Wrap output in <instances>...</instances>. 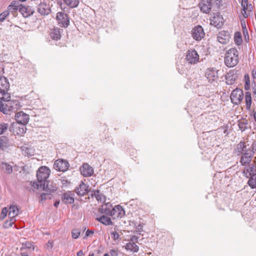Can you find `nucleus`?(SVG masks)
Masks as SVG:
<instances>
[{"label":"nucleus","mask_w":256,"mask_h":256,"mask_svg":"<svg viewBox=\"0 0 256 256\" xmlns=\"http://www.w3.org/2000/svg\"><path fill=\"white\" fill-rule=\"evenodd\" d=\"M92 198L95 197L98 202H104L105 197L103 194L100 193L99 190L94 191L91 194Z\"/></svg>","instance_id":"32"},{"label":"nucleus","mask_w":256,"mask_h":256,"mask_svg":"<svg viewBox=\"0 0 256 256\" xmlns=\"http://www.w3.org/2000/svg\"><path fill=\"white\" fill-rule=\"evenodd\" d=\"M252 113H253V116H254V120L256 122V112L254 111L252 112Z\"/></svg>","instance_id":"64"},{"label":"nucleus","mask_w":256,"mask_h":256,"mask_svg":"<svg viewBox=\"0 0 256 256\" xmlns=\"http://www.w3.org/2000/svg\"><path fill=\"white\" fill-rule=\"evenodd\" d=\"M241 5L242 7H244V6H248V0H242Z\"/></svg>","instance_id":"57"},{"label":"nucleus","mask_w":256,"mask_h":256,"mask_svg":"<svg viewBox=\"0 0 256 256\" xmlns=\"http://www.w3.org/2000/svg\"><path fill=\"white\" fill-rule=\"evenodd\" d=\"M19 11L24 18H28L32 15L34 12V11L32 10L29 7L22 5L19 8Z\"/></svg>","instance_id":"25"},{"label":"nucleus","mask_w":256,"mask_h":256,"mask_svg":"<svg viewBox=\"0 0 256 256\" xmlns=\"http://www.w3.org/2000/svg\"><path fill=\"white\" fill-rule=\"evenodd\" d=\"M47 198H51V194L48 192L42 193L40 195V202L42 203L43 201L45 200Z\"/></svg>","instance_id":"41"},{"label":"nucleus","mask_w":256,"mask_h":256,"mask_svg":"<svg viewBox=\"0 0 256 256\" xmlns=\"http://www.w3.org/2000/svg\"><path fill=\"white\" fill-rule=\"evenodd\" d=\"M50 36L52 39L58 40L60 39L61 36L60 34V28H54L50 34Z\"/></svg>","instance_id":"33"},{"label":"nucleus","mask_w":256,"mask_h":256,"mask_svg":"<svg viewBox=\"0 0 256 256\" xmlns=\"http://www.w3.org/2000/svg\"><path fill=\"white\" fill-rule=\"evenodd\" d=\"M9 220L6 222L4 224V227L5 228H8L12 226L14 222H16L15 219L10 218Z\"/></svg>","instance_id":"40"},{"label":"nucleus","mask_w":256,"mask_h":256,"mask_svg":"<svg viewBox=\"0 0 256 256\" xmlns=\"http://www.w3.org/2000/svg\"><path fill=\"white\" fill-rule=\"evenodd\" d=\"M80 234V230L78 228H74L72 231V236L74 239L78 238Z\"/></svg>","instance_id":"42"},{"label":"nucleus","mask_w":256,"mask_h":256,"mask_svg":"<svg viewBox=\"0 0 256 256\" xmlns=\"http://www.w3.org/2000/svg\"><path fill=\"white\" fill-rule=\"evenodd\" d=\"M64 2L69 7L74 8L78 6L79 0H64Z\"/></svg>","instance_id":"35"},{"label":"nucleus","mask_w":256,"mask_h":256,"mask_svg":"<svg viewBox=\"0 0 256 256\" xmlns=\"http://www.w3.org/2000/svg\"><path fill=\"white\" fill-rule=\"evenodd\" d=\"M32 247V244L30 242H26L25 243H23L22 244V246L20 248V250H23L26 248L30 249Z\"/></svg>","instance_id":"50"},{"label":"nucleus","mask_w":256,"mask_h":256,"mask_svg":"<svg viewBox=\"0 0 256 256\" xmlns=\"http://www.w3.org/2000/svg\"><path fill=\"white\" fill-rule=\"evenodd\" d=\"M238 62L239 58L238 50L234 48L228 50L226 52L224 58L226 66L229 68H232L236 66Z\"/></svg>","instance_id":"1"},{"label":"nucleus","mask_w":256,"mask_h":256,"mask_svg":"<svg viewBox=\"0 0 256 256\" xmlns=\"http://www.w3.org/2000/svg\"><path fill=\"white\" fill-rule=\"evenodd\" d=\"M22 256H28V254L26 252H22L20 254Z\"/></svg>","instance_id":"63"},{"label":"nucleus","mask_w":256,"mask_h":256,"mask_svg":"<svg viewBox=\"0 0 256 256\" xmlns=\"http://www.w3.org/2000/svg\"><path fill=\"white\" fill-rule=\"evenodd\" d=\"M127 250H130L133 252H137L139 250V247L134 242H129L124 246Z\"/></svg>","instance_id":"29"},{"label":"nucleus","mask_w":256,"mask_h":256,"mask_svg":"<svg viewBox=\"0 0 256 256\" xmlns=\"http://www.w3.org/2000/svg\"><path fill=\"white\" fill-rule=\"evenodd\" d=\"M243 175L244 176H245L246 177V178H250V176H248V173L246 172V169L245 168L244 170H243V172H242Z\"/></svg>","instance_id":"58"},{"label":"nucleus","mask_w":256,"mask_h":256,"mask_svg":"<svg viewBox=\"0 0 256 256\" xmlns=\"http://www.w3.org/2000/svg\"><path fill=\"white\" fill-rule=\"evenodd\" d=\"M223 21L224 18L222 16H221L220 14L218 13L211 20L210 23L212 25H214V26L218 28H220L223 25Z\"/></svg>","instance_id":"20"},{"label":"nucleus","mask_w":256,"mask_h":256,"mask_svg":"<svg viewBox=\"0 0 256 256\" xmlns=\"http://www.w3.org/2000/svg\"><path fill=\"white\" fill-rule=\"evenodd\" d=\"M242 26L243 34H244V36L245 38L246 39V36H247L248 39V40L249 37H248V32L246 24V23L244 22H242Z\"/></svg>","instance_id":"43"},{"label":"nucleus","mask_w":256,"mask_h":256,"mask_svg":"<svg viewBox=\"0 0 256 256\" xmlns=\"http://www.w3.org/2000/svg\"><path fill=\"white\" fill-rule=\"evenodd\" d=\"M230 98L233 104L235 105L240 104L244 98L243 91L238 88L234 90L232 92Z\"/></svg>","instance_id":"4"},{"label":"nucleus","mask_w":256,"mask_h":256,"mask_svg":"<svg viewBox=\"0 0 256 256\" xmlns=\"http://www.w3.org/2000/svg\"><path fill=\"white\" fill-rule=\"evenodd\" d=\"M245 100L246 103V108L247 110H250L252 104L251 94L247 92L245 94Z\"/></svg>","instance_id":"34"},{"label":"nucleus","mask_w":256,"mask_h":256,"mask_svg":"<svg viewBox=\"0 0 256 256\" xmlns=\"http://www.w3.org/2000/svg\"><path fill=\"white\" fill-rule=\"evenodd\" d=\"M204 35L205 33L204 29L200 25L194 26L192 30V36L196 41L200 40L204 37Z\"/></svg>","instance_id":"6"},{"label":"nucleus","mask_w":256,"mask_h":256,"mask_svg":"<svg viewBox=\"0 0 256 256\" xmlns=\"http://www.w3.org/2000/svg\"><path fill=\"white\" fill-rule=\"evenodd\" d=\"M6 106L8 108V112H16L20 108V102L17 100L8 101L6 103Z\"/></svg>","instance_id":"17"},{"label":"nucleus","mask_w":256,"mask_h":256,"mask_svg":"<svg viewBox=\"0 0 256 256\" xmlns=\"http://www.w3.org/2000/svg\"><path fill=\"white\" fill-rule=\"evenodd\" d=\"M10 95L8 92V91L6 92H0V99L3 101L8 102L10 100Z\"/></svg>","instance_id":"37"},{"label":"nucleus","mask_w":256,"mask_h":256,"mask_svg":"<svg viewBox=\"0 0 256 256\" xmlns=\"http://www.w3.org/2000/svg\"><path fill=\"white\" fill-rule=\"evenodd\" d=\"M56 20L61 26L63 27H68L70 24V21L68 15L63 12H60L56 14Z\"/></svg>","instance_id":"10"},{"label":"nucleus","mask_w":256,"mask_h":256,"mask_svg":"<svg viewBox=\"0 0 256 256\" xmlns=\"http://www.w3.org/2000/svg\"><path fill=\"white\" fill-rule=\"evenodd\" d=\"M112 208V204L111 203L106 202L101 206L98 208V212L102 214L110 216Z\"/></svg>","instance_id":"18"},{"label":"nucleus","mask_w":256,"mask_h":256,"mask_svg":"<svg viewBox=\"0 0 256 256\" xmlns=\"http://www.w3.org/2000/svg\"><path fill=\"white\" fill-rule=\"evenodd\" d=\"M69 164L68 162L64 160H58L54 164V168L60 172H66L68 168Z\"/></svg>","instance_id":"9"},{"label":"nucleus","mask_w":256,"mask_h":256,"mask_svg":"<svg viewBox=\"0 0 256 256\" xmlns=\"http://www.w3.org/2000/svg\"><path fill=\"white\" fill-rule=\"evenodd\" d=\"M30 116L23 112H19L15 114V120L16 123L26 126L28 122Z\"/></svg>","instance_id":"11"},{"label":"nucleus","mask_w":256,"mask_h":256,"mask_svg":"<svg viewBox=\"0 0 256 256\" xmlns=\"http://www.w3.org/2000/svg\"><path fill=\"white\" fill-rule=\"evenodd\" d=\"M9 128L8 124L6 123H2L0 124V134L4 133Z\"/></svg>","instance_id":"44"},{"label":"nucleus","mask_w":256,"mask_h":256,"mask_svg":"<svg viewBox=\"0 0 256 256\" xmlns=\"http://www.w3.org/2000/svg\"><path fill=\"white\" fill-rule=\"evenodd\" d=\"M81 174L84 177L91 176L94 173L93 168L88 164H84L80 168Z\"/></svg>","instance_id":"16"},{"label":"nucleus","mask_w":256,"mask_h":256,"mask_svg":"<svg viewBox=\"0 0 256 256\" xmlns=\"http://www.w3.org/2000/svg\"><path fill=\"white\" fill-rule=\"evenodd\" d=\"M94 234V231H92L90 230H88L86 233V236L88 237V236H90L91 234Z\"/></svg>","instance_id":"56"},{"label":"nucleus","mask_w":256,"mask_h":256,"mask_svg":"<svg viewBox=\"0 0 256 256\" xmlns=\"http://www.w3.org/2000/svg\"><path fill=\"white\" fill-rule=\"evenodd\" d=\"M21 6H22V4H20L16 0H13L12 2L8 6V9L10 10L11 8L12 7H17L19 8Z\"/></svg>","instance_id":"45"},{"label":"nucleus","mask_w":256,"mask_h":256,"mask_svg":"<svg viewBox=\"0 0 256 256\" xmlns=\"http://www.w3.org/2000/svg\"><path fill=\"white\" fill-rule=\"evenodd\" d=\"M8 129L14 135H22L26 132V130L25 126L16 122L11 124Z\"/></svg>","instance_id":"5"},{"label":"nucleus","mask_w":256,"mask_h":256,"mask_svg":"<svg viewBox=\"0 0 256 256\" xmlns=\"http://www.w3.org/2000/svg\"><path fill=\"white\" fill-rule=\"evenodd\" d=\"M246 172L248 173V176H252L253 175L256 174V166L253 164H249L248 168H246Z\"/></svg>","instance_id":"36"},{"label":"nucleus","mask_w":256,"mask_h":256,"mask_svg":"<svg viewBox=\"0 0 256 256\" xmlns=\"http://www.w3.org/2000/svg\"><path fill=\"white\" fill-rule=\"evenodd\" d=\"M30 184L36 188L41 189L49 193L54 192L57 190L56 185L50 180H46V182L42 184H38V182H31Z\"/></svg>","instance_id":"2"},{"label":"nucleus","mask_w":256,"mask_h":256,"mask_svg":"<svg viewBox=\"0 0 256 256\" xmlns=\"http://www.w3.org/2000/svg\"><path fill=\"white\" fill-rule=\"evenodd\" d=\"M59 204H60V201L59 200H56L54 203V206L55 207L57 208Z\"/></svg>","instance_id":"62"},{"label":"nucleus","mask_w":256,"mask_h":256,"mask_svg":"<svg viewBox=\"0 0 256 256\" xmlns=\"http://www.w3.org/2000/svg\"><path fill=\"white\" fill-rule=\"evenodd\" d=\"M37 11L42 16H48L51 12L50 6L45 2H41L37 6Z\"/></svg>","instance_id":"8"},{"label":"nucleus","mask_w":256,"mask_h":256,"mask_svg":"<svg viewBox=\"0 0 256 256\" xmlns=\"http://www.w3.org/2000/svg\"><path fill=\"white\" fill-rule=\"evenodd\" d=\"M8 212V210L6 208H3L2 212L1 218H4L6 216Z\"/></svg>","instance_id":"52"},{"label":"nucleus","mask_w":256,"mask_h":256,"mask_svg":"<svg viewBox=\"0 0 256 256\" xmlns=\"http://www.w3.org/2000/svg\"><path fill=\"white\" fill-rule=\"evenodd\" d=\"M234 71L231 70L227 72L225 78L226 80V84L228 85H232L234 84L236 81V78L234 77Z\"/></svg>","instance_id":"26"},{"label":"nucleus","mask_w":256,"mask_h":256,"mask_svg":"<svg viewBox=\"0 0 256 256\" xmlns=\"http://www.w3.org/2000/svg\"><path fill=\"white\" fill-rule=\"evenodd\" d=\"M98 222L102 224L104 226L112 225L113 222L111 218L107 215L102 214L100 216H96L95 218Z\"/></svg>","instance_id":"22"},{"label":"nucleus","mask_w":256,"mask_h":256,"mask_svg":"<svg viewBox=\"0 0 256 256\" xmlns=\"http://www.w3.org/2000/svg\"><path fill=\"white\" fill-rule=\"evenodd\" d=\"M74 194L73 192L68 191L62 195V201L65 204H72L74 202Z\"/></svg>","instance_id":"14"},{"label":"nucleus","mask_w":256,"mask_h":256,"mask_svg":"<svg viewBox=\"0 0 256 256\" xmlns=\"http://www.w3.org/2000/svg\"><path fill=\"white\" fill-rule=\"evenodd\" d=\"M217 39L220 43L226 44L229 40V34L224 31L220 32L217 36Z\"/></svg>","instance_id":"24"},{"label":"nucleus","mask_w":256,"mask_h":256,"mask_svg":"<svg viewBox=\"0 0 256 256\" xmlns=\"http://www.w3.org/2000/svg\"><path fill=\"white\" fill-rule=\"evenodd\" d=\"M199 4L200 10L203 12L208 14L210 12L212 8L210 0H202Z\"/></svg>","instance_id":"19"},{"label":"nucleus","mask_w":256,"mask_h":256,"mask_svg":"<svg viewBox=\"0 0 256 256\" xmlns=\"http://www.w3.org/2000/svg\"><path fill=\"white\" fill-rule=\"evenodd\" d=\"M241 156L240 163L242 166H244L250 164L253 157V154L246 150Z\"/></svg>","instance_id":"13"},{"label":"nucleus","mask_w":256,"mask_h":256,"mask_svg":"<svg viewBox=\"0 0 256 256\" xmlns=\"http://www.w3.org/2000/svg\"><path fill=\"white\" fill-rule=\"evenodd\" d=\"M186 58L188 63L195 64L198 62L199 56L194 49H191L186 52Z\"/></svg>","instance_id":"7"},{"label":"nucleus","mask_w":256,"mask_h":256,"mask_svg":"<svg viewBox=\"0 0 256 256\" xmlns=\"http://www.w3.org/2000/svg\"><path fill=\"white\" fill-rule=\"evenodd\" d=\"M50 170L46 166H40L37 171V182L38 184H42L46 182L50 174Z\"/></svg>","instance_id":"3"},{"label":"nucleus","mask_w":256,"mask_h":256,"mask_svg":"<svg viewBox=\"0 0 256 256\" xmlns=\"http://www.w3.org/2000/svg\"><path fill=\"white\" fill-rule=\"evenodd\" d=\"M246 10H242V16H244V18H246L248 16V14L246 13Z\"/></svg>","instance_id":"59"},{"label":"nucleus","mask_w":256,"mask_h":256,"mask_svg":"<svg viewBox=\"0 0 256 256\" xmlns=\"http://www.w3.org/2000/svg\"><path fill=\"white\" fill-rule=\"evenodd\" d=\"M138 236H132L130 238V241L132 242H138Z\"/></svg>","instance_id":"54"},{"label":"nucleus","mask_w":256,"mask_h":256,"mask_svg":"<svg viewBox=\"0 0 256 256\" xmlns=\"http://www.w3.org/2000/svg\"><path fill=\"white\" fill-rule=\"evenodd\" d=\"M9 15V11L6 10L3 12L2 13L0 14V22H3L6 18L7 16Z\"/></svg>","instance_id":"47"},{"label":"nucleus","mask_w":256,"mask_h":256,"mask_svg":"<svg viewBox=\"0 0 256 256\" xmlns=\"http://www.w3.org/2000/svg\"><path fill=\"white\" fill-rule=\"evenodd\" d=\"M110 234H111L112 238L114 240H118L120 238V235H119L118 233L116 231L112 232H110Z\"/></svg>","instance_id":"51"},{"label":"nucleus","mask_w":256,"mask_h":256,"mask_svg":"<svg viewBox=\"0 0 256 256\" xmlns=\"http://www.w3.org/2000/svg\"><path fill=\"white\" fill-rule=\"evenodd\" d=\"M250 80H246V84L244 86L245 89L246 90H248L250 88Z\"/></svg>","instance_id":"55"},{"label":"nucleus","mask_w":256,"mask_h":256,"mask_svg":"<svg viewBox=\"0 0 256 256\" xmlns=\"http://www.w3.org/2000/svg\"><path fill=\"white\" fill-rule=\"evenodd\" d=\"M19 10V8L17 7H12L10 10L8 9L7 10L9 11V14L11 12L13 16H16L17 15V11Z\"/></svg>","instance_id":"49"},{"label":"nucleus","mask_w":256,"mask_h":256,"mask_svg":"<svg viewBox=\"0 0 256 256\" xmlns=\"http://www.w3.org/2000/svg\"><path fill=\"white\" fill-rule=\"evenodd\" d=\"M125 214V211L123 208L117 205L111 208V213L110 216H112L114 219L116 218H122Z\"/></svg>","instance_id":"12"},{"label":"nucleus","mask_w":256,"mask_h":256,"mask_svg":"<svg viewBox=\"0 0 256 256\" xmlns=\"http://www.w3.org/2000/svg\"><path fill=\"white\" fill-rule=\"evenodd\" d=\"M245 143L242 141L240 142L236 146V152L238 156H240L246 150Z\"/></svg>","instance_id":"31"},{"label":"nucleus","mask_w":256,"mask_h":256,"mask_svg":"<svg viewBox=\"0 0 256 256\" xmlns=\"http://www.w3.org/2000/svg\"><path fill=\"white\" fill-rule=\"evenodd\" d=\"M247 123L245 122H240L238 123V126L240 129L242 131H244L246 130L247 129V126H246Z\"/></svg>","instance_id":"48"},{"label":"nucleus","mask_w":256,"mask_h":256,"mask_svg":"<svg viewBox=\"0 0 256 256\" xmlns=\"http://www.w3.org/2000/svg\"><path fill=\"white\" fill-rule=\"evenodd\" d=\"M248 184L252 188H256V174L250 178Z\"/></svg>","instance_id":"38"},{"label":"nucleus","mask_w":256,"mask_h":256,"mask_svg":"<svg viewBox=\"0 0 256 256\" xmlns=\"http://www.w3.org/2000/svg\"><path fill=\"white\" fill-rule=\"evenodd\" d=\"M0 110L4 114H8V108L6 106V103H4L0 100Z\"/></svg>","instance_id":"46"},{"label":"nucleus","mask_w":256,"mask_h":256,"mask_svg":"<svg viewBox=\"0 0 256 256\" xmlns=\"http://www.w3.org/2000/svg\"><path fill=\"white\" fill-rule=\"evenodd\" d=\"M83 254V251L82 250H80L77 252L76 256H82Z\"/></svg>","instance_id":"60"},{"label":"nucleus","mask_w":256,"mask_h":256,"mask_svg":"<svg viewBox=\"0 0 256 256\" xmlns=\"http://www.w3.org/2000/svg\"><path fill=\"white\" fill-rule=\"evenodd\" d=\"M9 146L8 139L6 136H0V150H4Z\"/></svg>","instance_id":"28"},{"label":"nucleus","mask_w":256,"mask_h":256,"mask_svg":"<svg viewBox=\"0 0 256 256\" xmlns=\"http://www.w3.org/2000/svg\"><path fill=\"white\" fill-rule=\"evenodd\" d=\"M75 191L78 195L83 196L88 192V186L82 181L78 186L76 188Z\"/></svg>","instance_id":"21"},{"label":"nucleus","mask_w":256,"mask_h":256,"mask_svg":"<svg viewBox=\"0 0 256 256\" xmlns=\"http://www.w3.org/2000/svg\"><path fill=\"white\" fill-rule=\"evenodd\" d=\"M0 166L2 170L6 174H10L12 172V167L8 163L2 162Z\"/></svg>","instance_id":"30"},{"label":"nucleus","mask_w":256,"mask_h":256,"mask_svg":"<svg viewBox=\"0 0 256 256\" xmlns=\"http://www.w3.org/2000/svg\"><path fill=\"white\" fill-rule=\"evenodd\" d=\"M10 84L8 80L4 76H0V92L8 91Z\"/></svg>","instance_id":"23"},{"label":"nucleus","mask_w":256,"mask_h":256,"mask_svg":"<svg viewBox=\"0 0 256 256\" xmlns=\"http://www.w3.org/2000/svg\"><path fill=\"white\" fill-rule=\"evenodd\" d=\"M234 39L236 45L240 46L242 42V38L240 32H235Z\"/></svg>","instance_id":"39"},{"label":"nucleus","mask_w":256,"mask_h":256,"mask_svg":"<svg viewBox=\"0 0 256 256\" xmlns=\"http://www.w3.org/2000/svg\"><path fill=\"white\" fill-rule=\"evenodd\" d=\"M110 255L112 256H118V252L117 251L115 250H110Z\"/></svg>","instance_id":"53"},{"label":"nucleus","mask_w":256,"mask_h":256,"mask_svg":"<svg viewBox=\"0 0 256 256\" xmlns=\"http://www.w3.org/2000/svg\"><path fill=\"white\" fill-rule=\"evenodd\" d=\"M136 230L139 232L142 230V226L140 224L138 225L136 227Z\"/></svg>","instance_id":"61"},{"label":"nucleus","mask_w":256,"mask_h":256,"mask_svg":"<svg viewBox=\"0 0 256 256\" xmlns=\"http://www.w3.org/2000/svg\"><path fill=\"white\" fill-rule=\"evenodd\" d=\"M18 214V210L16 206H12L8 208V216L10 218L15 219Z\"/></svg>","instance_id":"27"},{"label":"nucleus","mask_w":256,"mask_h":256,"mask_svg":"<svg viewBox=\"0 0 256 256\" xmlns=\"http://www.w3.org/2000/svg\"><path fill=\"white\" fill-rule=\"evenodd\" d=\"M205 75L208 82H212L218 78V70L214 68L207 69Z\"/></svg>","instance_id":"15"}]
</instances>
